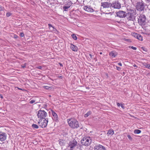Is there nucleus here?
Returning <instances> with one entry per match:
<instances>
[{
  "label": "nucleus",
  "mask_w": 150,
  "mask_h": 150,
  "mask_svg": "<svg viewBox=\"0 0 150 150\" xmlns=\"http://www.w3.org/2000/svg\"><path fill=\"white\" fill-rule=\"evenodd\" d=\"M137 14L135 10L132 9H127L126 17L129 20L134 21Z\"/></svg>",
  "instance_id": "f257e3e1"
},
{
  "label": "nucleus",
  "mask_w": 150,
  "mask_h": 150,
  "mask_svg": "<svg viewBox=\"0 0 150 150\" xmlns=\"http://www.w3.org/2000/svg\"><path fill=\"white\" fill-rule=\"evenodd\" d=\"M67 120L69 126L71 128L76 129L80 127L79 123L76 119L71 118Z\"/></svg>",
  "instance_id": "f03ea898"
},
{
  "label": "nucleus",
  "mask_w": 150,
  "mask_h": 150,
  "mask_svg": "<svg viewBox=\"0 0 150 150\" xmlns=\"http://www.w3.org/2000/svg\"><path fill=\"white\" fill-rule=\"evenodd\" d=\"M83 9L89 13H93L94 12H98L99 11V9L96 7H93L90 5H86L84 6Z\"/></svg>",
  "instance_id": "7ed1b4c3"
},
{
  "label": "nucleus",
  "mask_w": 150,
  "mask_h": 150,
  "mask_svg": "<svg viewBox=\"0 0 150 150\" xmlns=\"http://www.w3.org/2000/svg\"><path fill=\"white\" fill-rule=\"evenodd\" d=\"M138 18V22L139 25H144L146 23V16L144 14H141Z\"/></svg>",
  "instance_id": "20e7f679"
},
{
  "label": "nucleus",
  "mask_w": 150,
  "mask_h": 150,
  "mask_svg": "<svg viewBox=\"0 0 150 150\" xmlns=\"http://www.w3.org/2000/svg\"><path fill=\"white\" fill-rule=\"evenodd\" d=\"M91 139L89 137H84L81 140L82 145L85 146H88L91 144Z\"/></svg>",
  "instance_id": "39448f33"
},
{
  "label": "nucleus",
  "mask_w": 150,
  "mask_h": 150,
  "mask_svg": "<svg viewBox=\"0 0 150 150\" xmlns=\"http://www.w3.org/2000/svg\"><path fill=\"white\" fill-rule=\"evenodd\" d=\"M145 4L142 1H138L136 4V8L139 11H142L144 10Z\"/></svg>",
  "instance_id": "423d86ee"
},
{
  "label": "nucleus",
  "mask_w": 150,
  "mask_h": 150,
  "mask_svg": "<svg viewBox=\"0 0 150 150\" xmlns=\"http://www.w3.org/2000/svg\"><path fill=\"white\" fill-rule=\"evenodd\" d=\"M38 118L41 119H45L47 116V113L44 110H39L37 114Z\"/></svg>",
  "instance_id": "0eeeda50"
},
{
  "label": "nucleus",
  "mask_w": 150,
  "mask_h": 150,
  "mask_svg": "<svg viewBox=\"0 0 150 150\" xmlns=\"http://www.w3.org/2000/svg\"><path fill=\"white\" fill-rule=\"evenodd\" d=\"M111 8L119 9L121 7V4L118 0H116L111 3Z\"/></svg>",
  "instance_id": "6e6552de"
},
{
  "label": "nucleus",
  "mask_w": 150,
  "mask_h": 150,
  "mask_svg": "<svg viewBox=\"0 0 150 150\" xmlns=\"http://www.w3.org/2000/svg\"><path fill=\"white\" fill-rule=\"evenodd\" d=\"M72 4L73 3L71 1L67 2L63 7V11H68Z\"/></svg>",
  "instance_id": "1a4fd4ad"
},
{
  "label": "nucleus",
  "mask_w": 150,
  "mask_h": 150,
  "mask_svg": "<svg viewBox=\"0 0 150 150\" xmlns=\"http://www.w3.org/2000/svg\"><path fill=\"white\" fill-rule=\"evenodd\" d=\"M77 142L74 139L72 141H70L68 144V148L69 149H74L75 147L77 146Z\"/></svg>",
  "instance_id": "9d476101"
},
{
  "label": "nucleus",
  "mask_w": 150,
  "mask_h": 150,
  "mask_svg": "<svg viewBox=\"0 0 150 150\" xmlns=\"http://www.w3.org/2000/svg\"><path fill=\"white\" fill-rule=\"evenodd\" d=\"M117 16L122 18L126 17L127 12L123 11H119L116 13Z\"/></svg>",
  "instance_id": "9b49d317"
},
{
  "label": "nucleus",
  "mask_w": 150,
  "mask_h": 150,
  "mask_svg": "<svg viewBox=\"0 0 150 150\" xmlns=\"http://www.w3.org/2000/svg\"><path fill=\"white\" fill-rule=\"evenodd\" d=\"M101 6L103 8H110L111 9V3L107 2H104L101 3Z\"/></svg>",
  "instance_id": "f8f14e48"
},
{
  "label": "nucleus",
  "mask_w": 150,
  "mask_h": 150,
  "mask_svg": "<svg viewBox=\"0 0 150 150\" xmlns=\"http://www.w3.org/2000/svg\"><path fill=\"white\" fill-rule=\"evenodd\" d=\"M48 122V119L46 118L42 121L40 126L42 128H45L47 126Z\"/></svg>",
  "instance_id": "ddd939ff"
},
{
  "label": "nucleus",
  "mask_w": 150,
  "mask_h": 150,
  "mask_svg": "<svg viewBox=\"0 0 150 150\" xmlns=\"http://www.w3.org/2000/svg\"><path fill=\"white\" fill-rule=\"evenodd\" d=\"M7 137V135L4 132H0V141H3L5 140Z\"/></svg>",
  "instance_id": "4468645a"
},
{
  "label": "nucleus",
  "mask_w": 150,
  "mask_h": 150,
  "mask_svg": "<svg viewBox=\"0 0 150 150\" xmlns=\"http://www.w3.org/2000/svg\"><path fill=\"white\" fill-rule=\"evenodd\" d=\"M52 115L53 116L52 119L56 122H59L58 117L57 114L53 110H51Z\"/></svg>",
  "instance_id": "2eb2a0df"
},
{
  "label": "nucleus",
  "mask_w": 150,
  "mask_h": 150,
  "mask_svg": "<svg viewBox=\"0 0 150 150\" xmlns=\"http://www.w3.org/2000/svg\"><path fill=\"white\" fill-rule=\"evenodd\" d=\"M94 150H105V147L100 144L96 145L94 148Z\"/></svg>",
  "instance_id": "dca6fc26"
},
{
  "label": "nucleus",
  "mask_w": 150,
  "mask_h": 150,
  "mask_svg": "<svg viewBox=\"0 0 150 150\" xmlns=\"http://www.w3.org/2000/svg\"><path fill=\"white\" fill-rule=\"evenodd\" d=\"M48 25L50 28V29L51 30V31L54 32L57 31V30L51 24H48Z\"/></svg>",
  "instance_id": "f3484780"
},
{
  "label": "nucleus",
  "mask_w": 150,
  "mask_h": 150,
  "mask_svg": "<svg viewBox=\"0 0 150 150\" xmlns=\"http://www.w3.org/2000/svg\"><path fill=\"white\" fill-rule=\"evenodd\" d=\"M109 55L112 58L116 57L117 55V54L115 51H113L110 52L109 53Z\"/></svg>",
  "instance_id": "a211bd4d"
},
{
  "label": "nucleus",
  "mask_w": 150,
  "mask_h": 150,
  "mask_svg": "<svg viewBox=\"0 0 150 150\" xmlns=\"http://www.w3.org/2000/svg\"><path fill=\"white\" fill-rule=\"evenodd\" d=\"M70 47L71 49L74 51H77L78 50L77 47L72 44H71Z\"/></svg>",
  "instance_id": "6ab92c4d"
},
{
  "label": "nucleus",
  "mask_w": 150,
  "mask_h": 150,
  "mask_svg": "<svg viewBox=\"0 0 150 150\" xmlns=\"http://www.w3.org/2000/svg\"><path fill=\"white\" fill-rule=\"evenodd\" d=\"M143 65L145 67V68L150 69V65L147 64L145 63H143Z\"/></svg>",
  "instance_id": "aec40b11"
},
{
  "label": "nucleus",
  "mask_w": 150,
  "mask_h": 150,
  "mask_svg": "<svg viewBox=\"0 0 150 150\" xmlns=\"http://www.w3.org/2000/svg\"><path fill=\"white\" fill-rule=\"evenodd\" d=\"M107 134L110 135H113L114 134V130L112 129H109L108 131Z\"/></svg>",
  "instance_id": "412c9836"
},
{
  "label": "nucleus",
  "mask_w": 150,
  "mask_h": 150,
  "mask_svg": "<svg viewBox=\"0 0 150 150\" xmlns=\"http://www.w3.org/2000/svg\"><path fill=\"white\" fill-rule=\"evenodd\" d=\"M91 114V112L90 111H88L86 114L84 115V117H88Z\"/></svg>",
  "instance_id": "4be33fe9"
},
{
  "label": "nucleus",
  "mask_w": 150,
  "mask_h": 150,
  "mask_svg": "<svg viewBox=\"0 0 150 150\" xmlns=\"http://www.w3.org/2000/svg\"><path fill=\"white\" fill-rule=\"evenodd\" d=\"M141 131L139 129H135L134 131V133L135 134H139L141 133Z\"/></svg>",
  "instance_id": "5701e85b"
},
{
  "label": "nucleus",
  "mask_w": 150,
  "mask_h": 150,
  "mask_svg": "<svg viewBox=\"0 0 150 150\" xmlns=\"http://www.w3.org/2000/svg\"><path fill=\"white\" fill-rule=\"evenodd\" d=\"M32 127L33 129H38L39 128V127L38 125L35 124H33L32 125Z\"/></svg>",
  "instance_id": "b1692460"
},
{
  "label": "nucleus",
  "mask_w": 150,
  "mask_h": 150,
  "mask_svg": "<svg viewBox=\"0 0 150 150\" xmlns=\"http://www.w3.org/2000/svg\"><path fill=\"white\" fill-rule=\"evenodd\" d=\"M137 39L141 41L143 40L142 37L139 34Z\"/></svg>",
  "instance_id": "393cba45"
},
{
  "label": "nucleus",
  "mask_w": 150,
  "mask_h": 150,
  "mask_svg": "<svg viewBox=\"0 0 150 150\" xmlns=\"http://www.w3.org/2000/svg\"><path fill=\"white\" fill-rule=\"evenodd\" d=\"M139 34H138L135 33H134L132 34L133 36L137 39L138 37Z\"/></svg>",
  "instance_id": "a878e982"
},
{
  "label": "nucleus",
  "mask_w": 150,
  "mask_h": 150,
  "mask_svg": "<svg viewBox=\"0 0 150 150\" xmlns=\"http://www.w3.org/2000/svg\"><path fill=\"white\" fill-rule=\"evenodd\" d=\"M43 88L47 90H51L52 88L51 87L48 86H44Z\"/></svg>",
  "instance_id": "bb28decb"
},
{
  "label": "nucleus",
  "mask_w": 150,
  "mask_h": 150,
  "mask_svg": "<svg viewBox=\"0 0 150 150\" xmlns=\"http://www.w3.org/2000/svg\"><path fill=\"white\" fill-rule=\"evenodd\" d=\"M59 140V144L61 146L64 145V141L63 140H61V139H60Z\"/></svg>",
  "instance_id": "cd10ccee"
},
{
  "label": "nucleus",
  "mask_w": 150,
  "mask_h": 150,
  "mask_svg": "<svg viewBox=\"0 0 150 150\" xmlns=\"http://www.w3.org/2000/svg\"><path fill=\"white\" fill-rule=\"evenodd\" d=\"M72 38L74 40H76L77 39V37L76 36V35L74 34H73L71 35Z\"/></svg>",
  "instance_id": "c85d7f7f"
},
{
  "label": "nucleus",
  "mask_w": 150,
  "mask_h": 150,
  "mask_svg": "<svg viewBox=\"0 0 150 150\" xmlns=\"http://www.w3.org/2000/svg\"><path fill=\"white\" fill-rule=\"evenodd\" d=\"M12 15V13L10 12H7L6 14V16L7 17H8Z\"/></svg>",
  "instance_id": "c756f323"
},
{
  "label": "nucleus",
  "mask_w": 150,
  "mask_h": 150,
  "mask_svg": "<svg viewBox=\"0 0 150 150\" xmlns=\"http://www.w3.org/2000/svg\"><path fill=\"white\" fill-rule=\"evenodd\" d=\"M129 48H131L132 49L134 50H137V48L136 47H135L133 46H129Z\"/></svg>",
  "instance_id": "7c9ffc66"
},
{
  "label": "nucleus",
  "mask_w": 150,
  "mask_h": 150,
  "mask_svg": "<svg viewBox=\"0 0 150 150\" xmlns=\"http://www.w3.org/2000/svg\"><path fill=\"white\" fill-rule=\"evenodd\" d=\"M20 36L21 37H23L24 36V34L23 32L20 33Z\"/></svg>",
  "instance_id": "2f4dec72"
},
{
  "label": "nucleus",
  "mask_w": 150,
  "mask_h": 150,
  "mask_svg": "<svg viewBox=\"0 0 150 150\" xmlns=\"http://www.w3.org/2000/svg\"><path fill=\"white\" fill-rule=\"evenodd\" d=\"M35 100H32L30 101V103L31 104H32V103H35Z\"/></svg>",
  "instance_id": "473e14b6"
},
{
  "label": "nucleus",
  "mask_w": 150,
  "mask_h": 150,
  "mask_svg": "<svg viewBox=\"0 0 150 150\" xmlns=\"http://www.w3.org/2000/svg\"><path fill=\"white\" fill-rule=\"evenodd\" d=\"M127 136V137H128V138L129 140H132V137H131V136H130V135H128Z\"/></svg>",
  "instance_id": "72a5a7b5"
},
{
  "label": "nucleus",
  "mask_w": 150,
  "mask_h": 150,
  "mask_svg": "<svg viewBox=\"0 0 150 150\" xmlns=\"http://www.w3.org/2000/svg\"><path fill=\"white\" fill-rule=\"evenodd\" d=\"M116 69H117V70H118V71H120L121 69V68L120 67H118L117 66H116Z\"/></svg>",
  "instance_id": "f704fd0d"
},
{
  "label": "nucleus",
  "mask_w": 150,
  "mask_h": 150,
  "mask_svg": "<svg viewBox=\"0 0 150 150\" xmlns=\"http://www.w3.org/2000/svg\"><path fill=\"white\" fill-rule=\"evenodd\" d=\"M42 120L40 119V120H38V124H41V123L42 122Z\"/></svg>",
  "instance_id": "c9c22d12"
},
{
  "label": "nucleus",
  "mask_w": 150,
  "mask_h": 150,
  "mask_svg": "<svg viewBox=\"0 0 150 150\" xmlns=\"http://www.w3.org/2000/svg\"><path fill=\"white\" fill-rule=\"evenodd\" d=\"M37 68H38V69H42V67L41 66H38V67H37Z\"/></svg>",
  "instance_id": "e433bc0d"
},
{
  "label": "nucleus",
  "mask_w": 150,
  "mask_h": 150,
  "mask_svg": "<svg viewBox=\"0 0 150 150\" xmlns=\"http://www.w3.org/2000/svg\"><path fill=\"white\" fill-rule=\"evenodd\" d=\"M121 108H123V109H124L125 108V106L123 105V104L121 105Z\"/></svg>",
  "instance_id": "4c0bfd02"
},
{
  "label": "nucleus",
  "mask_w": 150,
  "mask_h": 150,
  "mask_svg": "<svg viewBox=\"0 0 150 150\" xmlns=\"http://www.w3.org/2000/svg\"><path fill=\"white\" fill-rule=\"evenodd\" d=\"M133 66L135 68V69H137V66L135 64H134L133 65Z\"/></svg>",
  "instance_id": "58836bf2"
},
{
  "label": "nucleus",
  "mask_w": 150,
  "mask_h": 150,
  "mask_svg": "<svg viewBox=\"0 0 150 150\" xmlns=\"http://www.w3.org/2000/svg\"><path fill=\"white\" fill-rule=\"evenodd\" d=\"M142 49L143 50L146 51V48H145L144 47H142Z\"/></svg>",
  "instance_id": "ea45409f"
},
{
  "label": "nucleus",
  "mask_w": 150,
  "mask_h": 150,
  "mask_svg": "<svg viewBox=\"0 0 150 150\" xmlns=\"http://www.w3.org/2000/svg\"><path fill=\"white\" fill-rule=\"evenodd\" d=\"M89 56H90V57L91 59L93 58L92 55H91V54H89Z\"/></svg>",
  "instance_id": "a19ab883"
},
{
  "label": "nucleus",
  "mask_w": 150,
  "mask_h": 150,
  "mask_svg": "<svg viewBox=\"0 0 150 150\" xmlns=\"http://www.w3.org/2000/svg\"><path fill=\"white\" fill-rule=\"evenodd\" d=\"M22 67L23 68H24L25 67V64H24V65H22Z\"/></svg>",
  "instance_id": "79ce46f5"
},
{
  "label": "nucleus",
  "mask_w": 150,
  "mask_h": 150,
  "mask_svg": "<svg viewBox=\"0 0 150 150\" xmlns=\"http://www.w3.org/2000/svg\"><path fill=\"white\" fill-rule=\"evenodd\" d=\"M117 105L118 107H120V104L119 103H117Z\"/></svg>",
  "instance_id": "37998d69"
},
{
  "label": "nucleus",
  "mask_w": 150,
  "mask_h": 150,
  "mask_svg": "<svg viewBox=\"0 0 150 150\" xmlns=\"http://www.w3.org/2000/svg\"><path fill=\"white\" fill-rule=\"evenodd\" d=\"M118 64L119 66H122V64H121V63H119Z\"/></svg>",
  "instance_id": "c03bdc74"
},
{
  "label": "nucleus",
  "mask_w": 150,
  "mask_h": 150,
  "mask_svg": "<svg viewBox=\"0 0 150 150\" xmlns=\"http://www.w3.org/2000/svg\"><path fill=\"white\" fill-rule=\"evenodd\" d=\"M18 38V36H17V35H15V36H14V38H15L16 39V38Z\"/></svg>",
  "instance_id": "a18cd8bd"
},
{
  "label": "nucleus",
  "mask_w": 150,
  "mask_h": 150,
  "mask_svg": "<svg viewBox=\"0 0 150 150\" xmlns=\"http://www.w3.org/2000/svg\"><path fill=\"white\" fill-rule=\"evenodd\" d=\"M59 65L60 66H62V67L63 66V65H62V64L61 63H59Z\"/></svg>",
  "instance_id": "49530a36"
},
{
  "label": "nucleus",
  "mask_w": 150,
  "mask_h": 150,
  "mask_svg": "<svg viewBox=\"0 0 150 150\" xmlns=\"http://www.w3.org/2000/svg\"><path fill=\"white\" fill-rule=\"evenodd\" d=\"M2 8L0 6V11H2Z\"/></svg>",
  "instance_id": "de8ad7c7"
},
{
  "label": "nucleus",
  "mask_w": 150,
  "mask_h": 150,
  "mask_svg": "<svg viewBox=\"0 0 150 150\" xmlns=\"http://www.w3.org/2000/svg\"><path fill=\"white\" fill-rule=\"evenodd\" d=\"M0 97H1V98H3V96H2V95H1L0 94Z\"/></svg>",
  "instance_id": "09e8293b"
},
{
  "label": "nucleus",
  "mask_w": 150,
  "mask_h": 150,
  "mask_svg": "<svg viewBox=\"0 0 150 150\" xmlns=\"http://www.w3.org/2000/svg\"><path fill=\"white\" fill-rule=\"evenodd\" d=\"M105 13V14H110V13H111V12H110L109 13Z\"/></svg>",
  "instance_id": "8fccbe9b"
},
{
  "label": "nucleus",
  "mask_w": 150,
  "mask_h": 150,
  "mask_svg": "<svg viewBox=\"0 0 150 150\" xmlns=\"http://www.w3.org/2000/svg\"><path fill=\"white\" fill-rule=\"evenodd\" d=\"M86 88L87 89H89L90 88H89L88 87L86 86Z\"/></svg>",
  "instance_id": "3c124183"
},
{
  "label": "nucleus",
  "mask_w": 150,
  "mask_h": 150,
  "mask_svg": "<svg viewBox=\"0 0 150 150\" xmlns=\"http://www.w3.org/2000/svg\"><path fill=\"white\" fill-rule=\"evenodd\" d=\"M18 88L19 90H22V89L20 88Z\"/></svg>",
  "instance_id": "603ef678"
},
{
  "label": "nucleus",
  "mask_w": 150,
  "mask_h": 150,
  "mask_svg": "<svg viewBox=\"0 0 150 150\" xmlns=\"http://www.w3.org/2000/svg\"><path fill=\"white\" fill-rule=\"evenodd\" d=\"M74 149H70V150H74Z\"/></svg>",
  "instance_id": "864d4df0"
},
{
  "label": "nucleus",
  "mask_w": 150,
  "mask_h": 150,
  "mask_svg": "<svg viewBox=\"0 0 150 150\" xmlns=\"http://www.w3.org/2000/svg\"><path fill=\"white\" fill-rule=\"evenodd\" d=\"M100 53V54H102V52H100V53Z\"/></svg>",
  "instance_id": "5fc2aeb1"
},
{
  "label": "nucleus",
  "mask_w": 150,
  "mask_h": 150,
  "mask_svg": "<svg viewBox=\"0 0 150 150\" xmlns=\"http://www.w3.org/2000/svg\"><path fill=\"white\" fill-rule=\"evenodd\" d=\"M143 33L144 34H146V33Z\"/></svg>",
  "instance_id": "6e6d98bb"
},
{
  "label": "nucleus",
  "mask_w": 150,
  "mask_h": 150,
  "mask_svg": "<svg viewBox=\"0 0 150 150\" xmlns=\"http://www.w3.org/2000/svg\"><path fill=\"white\" fill-rule=\"evenodd\" d=\"M106 76H108V74H106Z\"/></svg>",
  "instance_id": "4d7b16f0"
},
{
  "label": "nucleus",
  "mask_w": 150,
  "mask_h": 150,
  "mask_svg": "<svg viewBox=\"0 0 150 150\" xmlns=\"http://www.w3.org/2000/svg\"><path fill=\"white\" fill-rule=\"evenodd\" d=\"M61 77H62V76H60V78H61Z\"/></svg>",
  "instance_id": "13d9d810"
},
{
  "label": "nucleus",
  "mask_w": 150,
  "mask_h": 150,
  "mask_svg": "<svg viewBox=\"0 0 150 150\" xmlns=\"http://www.w3.org/2000/svg\"><path fill=\"white\" fill-rule=\"evenodd\" d=\"M53 29V28H52L51 29Z\"/></svg>",
  "instance_id": "bf43d9fd"
}]
</instances>
